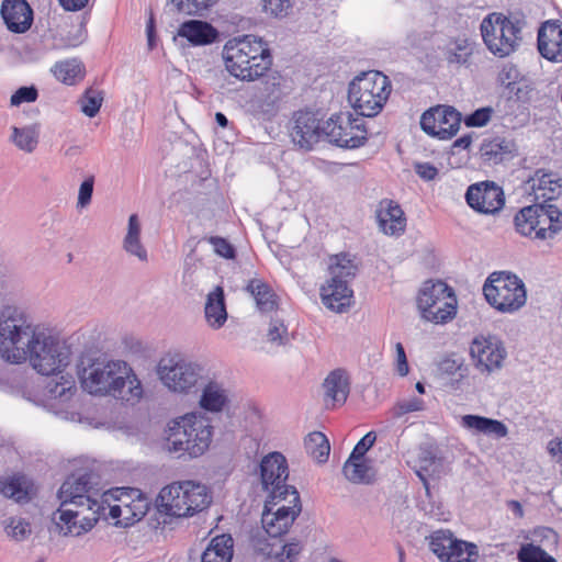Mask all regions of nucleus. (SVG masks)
<instances>
[{
  "label": "nucleus",
  "mask_w": 562,
  "mask_h": 562,
  "mask_svg": "<svg viewBox=\"0 0 562 562\" xmlns=\"http://www.w3.org/2000/svg\"><path fill=\"white\" fill-rule=\"evenodd\" d=\"M470 55L469 43L464 38H459L451 43L445 53L446 59L450 64H464Z\"/></svg>",
  "instance_id": "obj_48"
},
{
  "label": "nucleus",
  "mask_w": 562,
  "mask_h": 562,
  "mask_svg": "<svg viewBox=\"0 0 562 562\" xmlns=\"http://www.w3.org/2000/svg\"><path fill=\"white\" fill-rule=\"evenodd\" d=\"M267 339L269 342L282 346L289 342L288 328L281 319H272L268 333Z\"/></svg>",
  "instance_id": "obj_54"
},
{
  "label": "nucleus",
  "mask_w": 562,
  "mask_h": 562,
  "mask_svg": "<svg viewBox=\"0 0 562 562\" xmlns=\"http://www.w3.org/2000/svg\"><path fill=\"white\" fill-rule=\"evenodd\" d=\"M227 402L228 394L222 384L210 381L204 385L200 400L202 408L209 412H221Z\"/></svg>",
  "instance_id": "obj_36"
},
{
  "label": "nucleus",
  "mask_w": 562,
  "mask_h": 562,
  "mask_svg": "<svg viewBox=\"0 0 562 562\" xmlns=\"http://www.w3.org/2000/svg\"><path fill=\"white\" fill-rule=\"evenodd\" d=\"M461 121V113L454 108L437 105L422 115L420 127L428 135L450 139L458 133Z\"/></svg>",
  "instance_id": "obj_18"
},
{
  "label": "nucleus",
  "mask_w": 562,
  "mask_h": 562,
  "mask_svg": "<svg viewBox=\"0 0 562 562\" xmlns=\"http://www.w3.org/2000/svg\"><path fill=\"white\" fill-rule=\"evenodd\" d=\"M538 50L551 63H562V23L549 20L538 31Z\"/></svg>",
  "instance_id": "obj_21"
},
{
  "label": "nucleus",
  "mask_w": 562,
  "mask_h": 562,
  "mask_svg": "<svg viewBox=\"0 0 562 562\" xmlns=\"http://www.w3.org/2000/svg\"><path fill=\"white\" fill-rule=\"evenodd\" d=\"M438 299L435 306L429 308V314H424L425 319L436 324L452 319L457 313V300L451 288L447 285L446 293Z\"/></svg>",
  "instance_id": "obj_33"
},
{
  "label": "nucleus",
  "mask_w": 562,
  "mask_h": 562,
  "mask_svg": "<svg viewBox=\"0 0 562 562\" xmlns=\"http://www.w3.org/2000/svg\"><path fill=\"white\" fill-rule=\"evenodd\" d=\"M446 291L447 284L441 281L436 283L426 282L424 284L417 299L418 308L420 310L423 317L424 314H429V308L435 306L434 304L439 300V295H442Z\"/></svg>",
  "instance_id": "obj_44"
},
{
  "label": "nucleus",
  "mask_w": 562,
  "mask_h": 562,
  "mask_svg": "<svg viewBox=\"0 0 562 562\" xmlns=\"http://www.w3.org/2000/svg\"><path fill=\"white\" fill-rule=\"evenodd\" d=\"M525 25L521 16L493 12L482 20L480 29L487 49L497 57H506L520 46Z\"/></svg>",
  "instance_id": "obj_7"
},
{
  "label": "nucleus",
  "mask_w": 562,
  "mask_h": 562,
  "mask_svg": "<svg viewBox=\"0 0 562 562\" xmlns=\"http://www.w3.org/2000/svg\"><path fill=\"white\" fill-rule=\"evenodd\" d=\"M438 467L439 462L431 452L424 450L419 454V469L416 470V474L423 481L426 488H428L426 474L439 473Z\"/></svg>",
  "instance_id": "obj_52"
},
{
  "label": "nucleus",
  "mask_w": 562,
  "mask_h": 562,
  "mask_svg": "<svg viewBox=\"0 0 562 562\" xmlns=\"http://www.w3.org/2000/svg\"><path fill=\"white\" fill-rule=\"evenodd\" d=\"M157 373L161 383L175 393H190L204 385L203 368L178 356L162 358Z\"/></svg>",
  "instance_id": "obj_11"
},
{
  "label": "nucleus",
  "mask_w": 562,
  "mask_h": 562,
  "mask_svg": "<svg viewBox=\"0 0 562 562\" xmlns=\"http://www.w3.org/2000/svg\"><path fill=\"white\" fill-rule=\"evenodd\" d=\"M416 173L424 180H434L438 175V169L428 162H419L415 165Z\"/></svg>",
  "instance_id": "obj_64"
},
{
  "label": "nucleus",
  "mask_w": 562,
  "mask_h": 562,
  "mask_svg": "<svg viewBox=\"0 0 562 562\" xmlns=\"http://www.w3.org/2000/svg\"><path fill=\"white\" fill-rule=\"evenodd\" d=\"M494 110L491 106L477 109L464 119V124L470 127L485 126L492 119Z\"/></svg>",
  "instance_id": "obj_56"
},
{
  "label": "nucleus",
  "mask_w": 562,
  "mask_h": 562,
  "mask_svg": "<svg viewBox=\"0 0 562 562\" xmlns=\"http://www.w3.org/2000/svg\"><path fill=\"white\" fill-rule=\"evenodd\" d=\"M247 291L254 296L261 313H270L278 308V297L273 290L259 279L250 280Z\"/></svg>",
  "instance_id": "obj_35"
},
{
  "label": "nucleus",
  "mask_w": 562,
  "mask_h": 562,
  "mask_svg": "<svg viewBox=\"0 0 562 562\" xmlns=\"http://www.w3.org/2000/svg\"><path fill=\"white\" fill-rule=\"evenodd\" d=\"M324 135L339 147L358 148L368 137L364 120L350 112L333 114L324 126Z\"/></svg>",
  "instance_id": "obj_14"
},
{
  "label": "nucleus",
  "mask_w": 562,
  "mask_h": 562,
  "mask_svg": "<svg viewBox=\"0 0 562 562\" xmlns=\"http://www.w3.org/2000/svg\"><path fill=\"white\" fill-rule=\"evenodd\" d=\"M142 224L137 214L128 217L127 231L123 238L122 247L131 256L136 257L142 262H147L148 254L140 240Z\"/></svg>",
  "instance_id": "obj_31"
},
{
  "label": "nucleus",
  "mask_w": 562,
  "mask_h": 562,
  "mask_svg": "<svg viewBox=\"0 0 562 562\" xmlns=\"http://www.w3.org/2000/svg\"><path fill=\"white\" fill-rule=\"evenodd\" d=\"M342 471L346 479L353 484H370L375 480V470L368 459L348 458Z\"/></svg>",
  "instance_id": "obj_34"
},
{
  "label": "nucleus",
  "mask_w": 562,
  "mask_h": 562,
  "mask_svg": "<svg viewBox=\"0 0 562 562\" xmlns=\"http://www.w3.org/2000/svg\"><path fill=\"white\" fill-rule=\"evenodd\" d=\"M234 540L231 535L214 537L204 550L201 562H232Z\"/></svg>",
  "instance_id": "obj_32"
},
{
  "label": "nucleus",
  "mask_w": 562,
  "mask_h": 562,
  "mask_svg": "<svg viewBox=\"0 0 562 562\" xmlns=\"http://www.w3.org/2000/svg\"><path fill=\"white\" fill-rule=\"evenodd\" d=\"M145 497L138 488H116L103 493L100 503L103 506L106 504L110 510L111 508H123L124 505H130L132 502Z\"/></svg>",
  "instance_id": "obj_41"
},
{
  "label": "nucleus",
  "mask_w": 562,
  "mask_h": 562,
  "mask_svg": "<svg viewBox=\"0 0 562 562\" xmlns=\"http://www.w3.org/2000/svg\"><path fill=\"white\" fill-rule=\"evenodd\" d=\"M71 357L70 346L43 326L16 364L29 362L38 374L53 376L67 370Z\"/></svg>",
  "instance_id": "obj_4"
},
{
  "label": "nucleus",
  "mask_w": 562,
  "mask_h": 562,
  "mask_svg": "<svg viewBox=\"0 0 562 562\" xmlns=\"http://www.w3.org/2000/svg\"><path fill=\"white\" fill-rule=\"evenodd\" d=\"M148 497L139 498L130 505H124L123 508H111L109 515L115 519V526L128 527L139 521L149 509Z\"/></svg>",
  "instance_id": "obj_30"
},
{
  "label": "nucleus",
  "mask_w": 562,
  "mask_h": 562,
  "mask_svg": "<svg viewBox=\"0 0 562 562\" xmlns=\"http://www.w3.org/2000/svg\"><path fill=\"white\" fill-rule=\"evenodd\" d=\"M91 476L82 474L80 476H69L58 491V499L61 505L77 507H97L98 510H104L105 507L98 499L99 492L91 484Z\"/></svg>",
  "instance_id": "obj_17"
},
{
  "label": "nucleus",
  "mask_w": 562,
  "mask_h": 562,
  "mask_svg": "<svg viewBox=\"0 0 562 562\" xmlns=\"http://www.w3.org/2000/svg\"><path fill=\"white\" fill-rule=\"evenodd\" d=\"M213 427L207 418L198 414H187L172 423L166 439L165 449L179 456L198 458L210 447Z\"/></svg>",
  "instance_id": "obj_5"
},
{
  "label": "nucleus",
  "mask_w": 562,
  "mask_h": 562,
  "mask_svg": "<svg viewBox=\"0 0 562 562\" xmlns=\"http://www.w3.org/2000/svg\"><path fill=\"white\" fill-rule=\"evenodd\" d=\"M4 529L7 536L16 541L26 539L32 532L31 525L26 520L18 517H11L5 520Z\"/></svg>",
  "instance_id": "obj_49"
},
{
  "label": "nucleus",
  "mask_w": 562,
  "mask_h": 562,
  "mask_svg": "<svg viewBox=\"0 0 562 562\" xmlns=\"http://www.w3.org/2000/svg\"><path fill=\"white\" fill-rule=\"evenodd\" d=\"M322 119L313 111H297L292 117L290 136L294 145L310 150L319 142L324 135V126H321Z\"/></svg>",
  "instance_id": "obj_20"
},
{
  "label": "nucleus",
  "mask_w": 562,
  "mask_h": 562,
  "mask_svg": "<svg viewBox=\"0 0 562 562\" xmlns=\"http://www.w3.org/2000/svg\"><path fill=\"white\" fill-rule=\"evenodd\" d=\"M260 476L265 491L269 492L272 499H286L294 486L285 484L289 476V468L285 457L280 452H270L260 463Z\"/></svg>",
  "instance_id": "obj_16"
},
{
  "label": "nucleus",
  "mask_w": 562,
  "mask_h": 562,
  "mask_svg": "<svg viewBox=\"0 0 562 562\" xmlns=\"http://www.w3.org/2000/svg\"><path fill=\"white\" fill-rule=\"evenodd\" d=\"M304 447L306 453L317 462H325L329 456V441L321 431L310 432L304 439Z\"/></svg>",
  "instance_id": "obj_42"
},
{
  "label": "nucleus",
  "mask_w": 562,
  "mask_h": 562,
  "mask_svg": "<svg viewBox=\"0 0 562 562\" xmlns=\"http://www.w3.org/2000/svg\"><path fill=\"white\" fill-rule=\"evenodd\" d=\"M454 543V537L449 530H437L429 538V548L438 557L441 562L451 560V555H447V546Z\"/></svg>",
  "instance_id": "obj_47"
},
{
  "label": "nucleus",
  "mask_w": 562,
  "mask_h": 562,
  "mask_svg": "<svg viewBox=\"0 0 562 562\" xmlns=\"http://www.w3.org/2000/svg\"><path fill=\"white\" fill-rule=\"evenodd\" d=\"M539 203L521 209L515 216L517 232L526 237L536 239L538 228Z\"/></svg>",
  "instance_id": "obj_40"
},
{
  "label": "nucleus",
  "mask_w": 562,
  "mask_h": 562,
  "mask_svg": "<svg viewBox=\"0 0 562 562\" xmlns=\"http://www.w3.org/2000/svg\"><path fill=\"white\" fill-rule=\"evenodd\" d=\"M380 231L389 236H400L406 227V217L401 206L393 200L380 201L375 210Z\"/></svg>",
  "instance_id": "obj_22"
},
{
  "label": "nucleus",
  "mask_w": 562,
  "mask_h": 562,
  "mask_svg": "<svg viewBox=\"0 0 562 562\" xmlns=\"http://www.w3.org/2000/svg\"><path fill=\"white\" fill-rule=\"evenodd\" d=\"M467 203L481 214H496L505 205L503 189L492 181L471 184L465 193Z\"/></svg>",
  "instance_id": "obj_19"
},
{
  "label": "nucleus",
  "mask_w": 562,
  "mask_h": 562,
  "mask_svg": "<svg viewBox=\"0 0 562 562\" xmlns=\"http://www.w3.org/2000/svg\"><path fill=\"white\" fill-rule=\"evenodd\" d=\"M328 270L329 278L319 290L322 303L333 312L345 313L352 303L349 282L356 277L357 266L349 255L340 254L330 257Z\"/></svg>",
  "instance_id": "obj_9"
},
{
  "label": "nucleus",
  "mask_w": 562,
  "mask_h": 562,
  "mask_svg": "<svg viewBox=\"0 0 562 562\" xmlns=\"http://www.w3.org/2000/svg\"><path fill=\"white\" fill-rule=\"evenodd\" d=\"M77 375L81 389L93 396L113 397L135 404L144 394L137 374L123 360L104 357L83 358L77 367Z\"/></svg>",
  "instance_id": "obj_1"
},
{
  "label": "nucleus",
  "mask_w": 562,
  "mask_h": 562,
  "mask_svg": "<svg viewBox=\"0 0 562 562\" xmlns=\"http://www.w3.org/2000/svg\"><path fill=\"white\" fill-rule=\"evenodd\" d=\"M391 91L390 79L380 71L370 70L349 83L348 100L361 116L373 117L382 111Z\"/></svg>",
  "instance_id": "obj_8"
},
{
  "label": "nucleus",
  "mask_w": 562,
  "mask_h": 562,
  "mask_svg": "<svg viewBox=\"0 0 562 562\" xmlns=\"http://www.w3.org/2000/svg\"><path fill=\"white\" fill-rule=\"evenodd\" d=\"M536 239H552L562 231V212L554 204L539 203Z\"/></svg>",
  "instance_id": "obj_25"
},
{
  "label": "nucleus",
  "mask_w": 562,
  "mask_h": 562,
  "mask_svg": "<svg viewBox=\"0 0 562 562\" xmlns=\"http://www.w3.org/2000/svg\"><path fill=\"white\" fill-rule=\"evenodd\" d=\"M178 35L193 45H206L216 38L217 31L207 22L191 20L181 24Z\"/></svg>",
  "instance_id": "obj_29"
},
{
  "label": "nucleus",
  "mask_w": 562,
  "mask_h": 562,
  "mask_svg": "<svg viewBox=\"0 0 562 562\" xmlns=\"http://www.w3.org/2000/svg\"><path fill=\"white\" fill-rule=\"evenodd\" d=\"M42 327L24 310L4 306L0 311V358L16 364Z\"/></svg>",
  "instance_id": "obj_3"
},
{
  "label": "nucleus",
  "mask_w": 562,
  "mask_h": 562,
  "mask_svg": "<svg viewBox=\"0 0 562 562\" xmlns=\"http://www.w3.org/2000/svg\"><path fill=\"white\" fill-rule=\"evenodd\" d=\"M303 549V544L299 540H292L280 547L276 544H268L267 548L261 549L265 554L274 558L278 562H295Z\"/></svg>",
  "instance_id": "obj_45"
},
{
  "label": "nucleus",
  "mask_w": 562,
  "mask_h": 562,
  "mask_svg": "<svg viewBox=\"0 0 562 562\" xmlns=\"http://www.w3.org/2000/svg\"><path fill=\"white\" fill-rule=\"evenodd\" d=\"M518 560L520 562H557L554 558L533 543L524 544L520 548Z\"/></svg>",
  "instance_id": "obj_50"
},
{
  "label": "nucleus",
  "mask_w": 562,
  "mask_h": 562,
  "mask_svg": "<svg viewBox=\"0 0 562 562\" xmlns=\"http://www.w3.org/2000/svg\"><path fill=\"white\" fill-rule=\"evenodd\" d=\"M37 99V90L34 87L19 88L10 99L11 105H20L25 102H34Z\"/></svg>",
  "instance_id": "obj_60"
},
{
  "label": "nucleus",
  "mask_w": 562,
  "mask_h": 562,
  "mask_svg": "<svg viewBox=\"0 0 562 562\" xmlns=\"http://www.w3.org/2000/svg\"><path fill=\"white\" fill-rule=\"evenodd\" d=\"M375 440H376L375 432L374 431H369L368 434H366L359 440V442L353 448V450H352L351 454L349 456V458L367 459L366 458V453L368 452V450L370 448H372V446L374 445Z\"/></svg>",
  "instance_id": "obj_58"
},
{
  "label": "nucleus",
  "mask_w": 562,
  "mask_h": 562,
  "mask_svg": "<svg viewBox=\"0 0 562 562\" xmlns=\"http://www.w3.org/2000/svg\"><path fill=\"white\" fill-rule=\"evenodd\" d=\"M204 313L205 319L212 328L218 329L225 324L227 311L223 288L216 286L207 294Z\"/></svg>",
  "instance_id": "obj_28"
},
{
  "label": "nucleus",
  "mask_w": 562,
  "mask_h": 562,
  "mask_svg": "<svg viewBox=\"0 0 562 562\" xmlns=\"http://www.w3.org/2000/svg\"><path fill=\"white\" fill-rule=\"evenodd\" d=\"M302 510L300 495L296 490L286 495V499H269L265 504L261 524L266 532L278 538L288 532Z\"/></svg>",
  "instance_id": "obj_12"
},
{
  "label": "nucleus",
  "mask_w": 562,
  "mask_h": 562,
  "mask_svg": "<svg viewBox=\"0 0 562 562\" xmlns=\"http://www.w3.org/2000/svg\"><path fill=\"white\" fill-rule=\"evenodd\" d=\"M209 240L217 255L227 259L234 258L235 249L226 239L222 237H211Z\"/></svg>",
  "instance_id": "obj_62"
},
{
  "label": "nucleus",
  "mask_w": 562,
  "mask_h": 562,
  "mask_svg": "<svg viewBox=\"0 0 562 562\" xmlns=\"http://www.w3.org/2000/svg\"><path fill=\"white\" fill-rule=\"evenodd\" d=\"M103 98L98 91L87 90L79 100L80 109L83 114L93 117L100 110Z\"/></svg>",
  "instance_id": "obj_53"
},
{
  "label": "nucleus",
  "mask_w": 562,
  "mask_h": 562,
  "mask_svg": "<svg viewBox=\"0 0 562 562\" xmlns=\"http://www.w3.org/2000/svg\"><path fill=\"white\" fill-rule=\"evenodd\" d=\"M55 77L67 85H74L83 76V67L76 59L60 61L54 67Z\"/></svg>",
  "instance_id": "obj_46"
},
{
  "label": "nucleus",
  "mask_w": 562,
  "mask_h": 562,
  "mask_svg": "<svg viewBox=\"0 0 562 562\" xmlns=\"http://www.w3.org/2000/svg\"><path fill=\"white\" fill-rule=\"evenodd\" d=\"M479 557V550L476 544L464 541V544L460 546V553L458 557H453L447 562H476Z\"/></svg>",
  "instance_id": "obj_59"
},
{
  "label": "nucleus",
  "mask_w": 562,
  "mask_h": 562,
  "mask_svg": "<svg viewBox=\"0 0 562 562\" xmlns=\"http://www.w3.org/2000/svg\"><path fill=\"white\" fill-rule=\"evenodd\" d=\"M1 14L7 27L13 33L26 32L33 22V11L25 0H4Z\"/></svg>",
  "instance_id": "obj_24"
},
{
  "label": "nucleus",
  "mask_w": 562,
  "mask_h": 562,
  "mask_svg": "<svg viewBox=\"0 0 562 562\" xmlns=\"http://www.w3.org/2000/svg\"><path fill=\"white\" fill-rule=\"evenodd\" d=\"M461 425L474 434H482L495 439L505 438L508 435V427L503 422L480 415L462 416Z\"/></svg>",
  "instance_id": "obj_27"
},
{
  "label": "nucleus",
  "mask_w": 562,
  "mask_h": 562,
  "mask_svg": "<svg viewBox=\"0 0 562 562\" xmlns=\"http://www.w3.org/2000/svg\"><path fill=\"white\" fill-rule=\"evenodd\" d=\"M103 510L95 507L61 505L52 515L54 531L63 537H81L98 524Z\"/></svg>",
  "instance_id": "obj_13"
},
{
  "label": "nucleus",
  "mask_w": 562,
  "mask_h": 562,
  "mask_svg": "<svg viewBox=\"0 0 562 562\" xmlns=\"http://www.w3.org/2000/svg\"><path fill=\"white\" fill-rule=\"evenodd\" d=\"M536 200H543V203L555 199L561 192L560 179L553 172L538 170L528 181Z\"/></svg>",
  "instance_id": "obj_26"
},
{
  "label": "nucleus",
  "mask_w": 562,
  "mask_h": 562,
  "mask_svg": "<svg viewBox=\"0 0 562 562\" xmlns=\"http://www.w3.org/2000/svg\"><path fill=\"white\" fill-rule=\"evenodd\" d=\"M160 510L177 518L192 517L207 508L212 496L205 485L194 481L173 482L158 495Z\"/></svg>",
  "instance_id": "obj_6"
},
{
  "label": "nucleus",
  "mask_w": 562,
  "mask_h": 562,
  "mask_svg": "<svg viewBox=\"0 0 562 562\" xmlns=\"http://www.w3.org/2000/svg\"><path fill=\"white\" fill-rule=\"evenodd\" d=\"M470 356L474 368L485 375L503 369L507 358L504 342L493 335H477L470 345Z\"/></svg>",
  "instance_id": "obj_15"
},
{
  "label": "nucleus",
  "mask_w": 562,
  "mask_h": 562,
  "mask_svg": "<svg viewBox=\"0 0 562 562\" xmlns=\"http://www.w3.org/2000/svg\"><path fill=\"white\" fill-rule=\"evenodd\" d=\"M223 58L232 76L247 81L263 76L272 65L267 44L254 35L229 40L224 46Z\"/></svg>",
  "instance_id": "obj_2"
},
{
  "label": "nucleus",
  "mask_w": 562,
  "mask_h": 562,
  "mask_svg": "<svg viewBox=\"0 0 562 562\" xmlns=\"http://www.w3.org/2000/svg\"><path fill=\"white\" fill-rule=\"evenodd\" d=\"M483 293L487 303L502 313H515L527 302L524 281L507 271L492 272L483 285Z\"/></svg>",
  "instance_id": "obj_10"
},
{
  "label": "nucleus",
  "mask_w": 562,
  "mask_h": 562,
  "mask_svg": "<svg viewBox=\"0 0 562 562\" xmlns=\"http://www.w3.org/2000/svg\"><path fill=\"white\" fill-rule=\"evenodd\" d=\"M519 77V71L515 66H506L498 75V80L502 85L509 87L515 83Z\"/></svg>",
  "instance_id": "obj_63"
},
{
  "label": "nucleus",
  "mask_w": 562,
  "mask_h": 562,
  "mask_svg": "<svg viewBox=\"0 0 562 562\" xmlns=\"http://www.w3.org/2000/svg\"><path fill=\"white\" fill-rule=\"evenodd\" d=\"M177 11L184 14H200L203 10L217 3L218 0H170Z\"/></svg>",
  "instance_id": "obj_51"
},
{
  "label": "nucleus",
  "mask_w": 562,
  "mask_h": 562,
  "mask_svg": "<svg viewBox=\"0 0 562 562\" xmlns=\"http://www.w3.org/2000/svg\"><path fill=\"white\" fill-rule=\"evenodd\" d=\"M9 140L20 150L31 154L38 145L40 128L36 125L12 126Z\"/></svg>",
  "instance_id": "obj_38"
},
{
  "label": "nucleus",
  "mask_w": 562,
  "mask_h": 562,
  "mask_svg": "<svg viewBox=\"0 0 562 562\" xmlns=\"http://www.w3.org/2000/svg\"><path fill=\"white\" fill-rule=\"evenodd\" d=\"M94 186V177L89 176L79 187L77 207L85 209L91 203Z\"/></svg>",
  "instance_id": "obj_57"
},
{
  "label": "nucleus",
  "mask_w": 562,
  "mask_h": 562,
  "mask_svg": "<svg viewBox=\"0 0 562 562\" xmlns=\"http://www.w3.org/2000/svg\"><path fill=\"white\" fill-rule=\"evenodd\" d=\"M480 150L484 160L498 164L513 154L514 143L502 137L485 139Z\"/></svg>",
  "instance_id": "obj_37"
},
{
  "label": "nucleus",
  "mask_w": 562,
  "mask_h": 562,
  "mask_svg": "<svg viewBox=\"0 0 562 562\" xmlns=\"http://www.w3.org/2000/svg\"><path fill=\"white\" fill-rule=\"evenodd\" d=\"M265 12L276 16L282 18L289 14L292 9V0H262Z\"/></svg>",
  "instance_id": "obj_55"
},
{
  "label": "nucleus",
  "mask_w": 562,
  "mask_h": 562,
  "mask_svg": "<svg viewBox=\"0 0 562 562\" xmlns=\"http://www.w3.org/2000/svg\"><path fill=\"white\" fill-rule=\"evenodd\" d=\"M350 392L348 373L342 369L333 370L323 382V400L326 408H336L346 403Z\"/></svg>",
  "instance_id": "obj_23"
},
{
  "label": "nucleus",
  "mask_w": 562,
  "mask_h": 562,
  "mask_svg": "<svg viewBox=\"0 0 562 562\" xmlns=\"http://www.w3.org/2000/svg\"><path fill=\"white\" fill-rule=\"evenodd\" d=\"M57 381H50L46 385V393L50 398L68 402L76 394L77 387L75 378L67 370L59 373Z\"/></svg>",
  "instance_id": "obj_39"
},
{
  "label": "nucleus",
  "mask_w": 562,
  "mask_h": 562,
  "mask_svg": "<svg viewBox=\"0 0 562 562\" xmlns=\"http://www.w3.org/2000/svg\"><path fill=\"white\" fill-rule=\"evenodd\" d=\"M0 494L23 503L30 499V484L24 476L0 480Z\"/></svg>",
  "instance_id": "obj_43"
},
{
  "label": "nucleus",
  "mask_w": 562,
  "mask_h": 562,
  "mask_svg": "<svg viewBox=\"0 0 562 562\" xmlns=\"http://www.w3.org/2000/svg\"><path fill=\"white\" fill-rule=\"evenodd\" d=\"M424 408V401L418 397L402 401L394 408V415L400 417L407 413L418 412Z\"/></svg>",
  "instance_id": "obj_61"
}]
</instances>
